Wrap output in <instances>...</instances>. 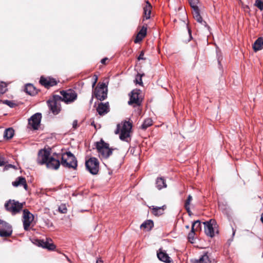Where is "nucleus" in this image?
Returning <instances> with one entry per match:
<instances>
[{"mask_svg": "<svg viewBox=\"0 0 263 263\" xmlns=\"http://www.w3.org/2000/svg\"><path fill=\"white\" fill-rule=\"evenodd\" d=\"M7 166H10V167H15V165H6Z\"/></svg>", "mask_w": 263, "mask_h": 263, "instance_id": "obj_51", "label": "nucleus"}, {"mask_svg": "<svg viewBox=\"0 0 263 263\" xmlns=\"http://www.w3.org/2000/svg\"><path fill=\"white\" fill-rule=\"evenodd\" d=\"M105 83L99 84L95 88L93 92L95 97L100 101L105 100L107 96V88Z\"/></svg>", "mask_w": 263, "mask_h": 263, "instance_id": "obj_5", "label": "nucleus"}, {"mask_svg": "<svg viewBox=\"0 0 263 263\" xmlns=\"http://www.w3.org/2000/svg\"><path fill=\"white\" fill-rule=\"evenodd\" d=\"M144 51L142 50L140 52L139 57H138V60L140 61L141 60H145V58H144Z\"/></svg>", "mask_w": 263, "mask_h": 263, "instance_id": "obj_41", "label": "nucleus"}, {"mask_svg": "<svg viewBox=\"0 0 263 263\" xmlns=\"http://www.w3.org/2000/svg\"><path fill=\"white\" fill-rule=\"evenodd\" d=\"M60 164H77V161L74 156L70 152H66L62 155L60 154Z\"/></svg>", "mask_w": 263, "mask_h": 263, "instance_id": "obj_7", "label": "nucleus"}, {"mask_svg": "<svg viewBox=\"0 0 263 263\" xmlns=\"http://www.w3.org/2000/svg\"><path fill=\"white\" fill-rule=\"evenodd\" d=\"M36 242L39 246L49 250H54L55 249V246L50 238H46L45 239H39L36 240Z\"/></svg>", "mask_w": 263, "mask_h": 263, "instance_id": "obj_13", "label": "nucleus"}, {"mask_svg": "<svg viewBox=\"0 0 263 263\" xmlns=\"http://www.w3.org/2000/svg\"><path fill=\"white\" fill-rule=\"evenodd\" d=\"M192 200V196L190 195L188 196L186 200V201L185 202V204H184L185 209H186L187 212L189 214V215H190L191 213V212L190 211V202H191Z\"/></svg>", "mask_w": 263, "mask_h": 263, "instance_id": "obj_30", "label": "nucleus"}, {"mask_svg": "<svg viewBox=\"0 0 263 263\" xmlns=\"http://www.w3.org/2000/svg\"><path fill=\"white\" fill-rule=\"evenodd\" d=\"M65 166L68 167V168H73L74 170H76L77 167V166L78 165H65Z\"/></svg>", "mask_w": 263, "mask_h": 263, "instance_id": "obj_45", "label": "nucleus"}, {"mask_svg": "<svg viewBox=\"0 0 263 263\" xmlns=\"http://www.w3.org/2000/svg\"><path fill=\"white\" fill-rule=\"evenodd\" d=\"M147 33V27L146 26H143L138 33L137 34L135 39L134 40V42L135 43H138L141 42L143 39L146 35Z\"/></svg>", "mask_w": 263, "mask_h": 263, "instance_id": "obj_20", "label": "nucleus"}, {"mask_svg": "<svg viewBox=\"0 0 263 263\" xmlns=\"http://www.w3.org/2000/svg\"><path fill=\"white\" fill-rule=\"evenodd\" d=\"M97 83V80H94V82L92 83V87L93 88Z\"/></svg>", "mask_w": 263, "mask_h": 263, "instance_id": "obj_47", "label": "nucleus"}, {"mask_svg": "<svg viewBox=\"0 0 263 263\" xmlns=\"http://www.w3.org/2000/svg\"><path fill=\"white\" fill-rule=\"evenodd\" d=\"M96 263H103V261H102V260H101V259H98V260H97Z\"/></svg>", "mask_w": 263, "mask_h": 263, "instance_id": "obj_48", "label": "nucleus"}, {"mask_svg": "<svg viewBox=\"0 0 263 263\" xmlns=\"http://www.w3.org/2000/svg\"><path fill=\"white\" fill-rule=\"evenodd\" d=\"M24 204L14 200H9L5 204L6 209L13 215L19 213L23 209Z\"/></svg>", "mask_w": 263, "mask_h": 263, "instance_id": "obj_4", "label": "nucleus"}, {"mask_svg": "<svg viewBox=\"0 0 263 263\" xmlns=\"http://www.w3.org/2000/svg\"><path fill=\"white\" fill-rule=\"evenodd\" d=\"M25 91L30 95H34L37 92L35 88L31 84H27L26 85Z\"/></svg>", "mask_w": 263, "mask_h": 263, "instance_id": "obj_25", "label": "nucleus"}, {"mask_svg": "<svg viewBox=\"0 0 263 263\" xmlns=\"http://www.w3.org/2000/svg\"><path fill=\"white\" fill-rule=\"evenodd\" d=\"M201 223L199 220H197L193 222L192 226V230L198 231L200 229Z\"/></svg>", "mask_w": 263, "mask_h": 263, "instance_id": "obj_33", "label": "nucleus"}, {"mask_svg": "<svg viewBox=\"0 0 263 263\" xmlns=\"http://www.w3.org/2000/svg\"><path fill=\"white\" fill-rule=\"evenodd\" d=\"M197 263H212V260L210 258L208 253H204L198 260H196Z\"/></svg>", "mask_w": 263, "mask_h": 263, "instance_id": "obj_24", "label": "nucleus"}, {"mask_svg": "<svg viewBox=\"0 0 263 263\" xmlns=\"http://www.w3.org/2000/svg\"><path fill=\"white\" fill-rule=\"evenodd\" d=\"M60 154L53 153L51 155V149L44 148L39 150L37 154V163L40 164H60Z\"/></svg>", "mask_w": 263, "mask_h": 263, "instance_id": "obj_2", "label": "nucleus"}, {"mask_svg": "<svg viewBox=\"0 0 263 263\" xmlns=\"http://www.w3.org/2000/svg\"><path fill=\"white\" fill-rule=\"evenodd\" d=\"M60 93L63 97L59 95H54L52 98L47 101L50 110L54 115L58 114L61 110V101L69 103L73 102L77 98V94L76 92L70 89L66 91H61Z\"/></svg>", "mask_w": 263, "mask_h": 263, "instance_id": "obj_1", "label": "nucleus"}, {"mask_svg": "<svg viewBox=\"0 0 263 263\" xmlns=\"http://www.w3.org/2000/svg\"><path fill=\"white\" fill-rule=\"evenodd\" d=\"M23 227L25 231H28L31 222L34 219V216L27 209L23 210Z\"/></svg>", "mask_w": 263, "mask_h": 263, "instance_id": "obj_10", "label": "nucleus"}, {"mask_svg": "<svg viewBox=\"0 0 263 263\" xmlns=\"http://www.w3.org/2000/svg\"><path fill=\"white\" fill-rule=\"evenodd\" d=\"M7 85L6 83L1 82L0 83V95L4 94L7 90Z\"/></svg>", "mask_w": 263, "mask_h": 263, "instance_id": "obj_32", "label": "nucleus"}, {"mask_svg": "<svg viewBox=\"0 0 263 263\" xmlns=\"http://www.w3.org/2000/svg\"><path fill=\"white\" fill-rule=\"evenodd\" d=\"M152 6L148 1H146L143 7V20L149 19L151 17Z\"/></svg>", "mask_w": 263, "mask_h": 263, "instance_id": "obj_18", "label": "nucleus"}, {"mask_svg": "<svg viewBox=\"0 0 263 263\" xmlns=\"http://www.w3.org/2000/svg\"><path fill=\"white\" fill-rule=\"evenodd\" d=\"M1 101H2V100H0V102H1Z\"/></svg>", "mask_w": 263, "mask_h": 263, "instance_id": "obj_54", "label": "nucleus"}, {"mask_svg": "<svg viewBox=\"0 0 263 263\" xmlns=\"http://www.w3.org/2000/svg\"><path fill=\"white\" fill-rule=\"evenodd\" d=\"M0 164H6L5 158L0 154Z\"/></svg>", "mask_w": 263, "mask_h": 263, "instance_id": "obj_42", "label": "nucleus"}, {"mask_svg": "<svg viewBox=\"0 0 263 263\" xmlns=\"http://www.w3.org/2000/svg\"><path fill=\"white\" fill-rule=\"evenodd\" d=\"M14 134V130L12 128H8L5 130L4 137L6 138V140H9L11 139Z\"/></svg>", "mask_w": 263, "mask_h": 263, "instance_id": "obj_27", "label": "nucleus"}, {"mask_svg": "<svg viewBox=\"0 0 263 263\" xmlns=\"http://www.w3.org/2000/svg\"><path fill=\"white\" fill-rule=\"evenodd\" d=\"M192 14L193 15V17L194 19L198 22V23H200L201 24L206 26V23L204 21L202 20V18L200 14V10L198 7H195L194 8H192Z\"/></svg>", "mask_w": 263, "mask_h": 263, "instance_id": "obj_15", "label": "nucleus"}, {"mask_svg": "<svg viewBox=\"0 0 263 263\" xmlns=\"http://www.w3.org/2000/svg\"><path fill=\"white\" fill-rule=\"evenodd\" d=\"M195 235V230H191V231L189 233L188 235V238L190 241H191V240H193L194 237Z\"/></svg>", "mask_w": 263, "mask_h": 263, "instance_id": "obj_39", "label": "nucleus"}, {"mask_svg": "<svg viewBox=\"0 0 263 263\" xmlns=\"http://www.w3.org/2000/svg\"><path fill=\"white\" fill-rule=\"evenodd\" d=\"M235 231L236 230H234V229L233 228V235H234L235 233Z\"/></svg>", "mask_w": 263, "mask_h": 263, "instance_id": "obj_50", "label": "nucleus"}, {"mask_svg": "<svg viewBox=\"0 0 263 263\" xmlns=\"http://www.w3.org/2000/svg\"><path fill=\"white\" fill-rule=\"evenodd\" d=\"M132 128V123L129 121H125L121 130L120 138L122 140L127 141V139L130 137V133Z\"/></svg>", "mask_w": 263, "mask_h": 263, "instance_id": "obj_9", "label": "nucleus"}, {"mask_svg": "<svg viewBox=\"0 0 263 263\" xmlns=\"http://www.w3.org/2000/svg\"><path fill=\"white\" fill-rule=\"evenodd\" d=\"M144 74H141L140 73H138L136 78V83L139 84L140 85L142 86L143 82L142 80V77L144 76Z\"/></svg>", "mask_w": 263, "mask_h": 263, "instance_id": "obj_35", "label": "nucleus"}, {"mask_svg": "<svg viewBox=\"0 0 263 263\" xmlns=\"http://www.w3.org/2000/svg\"><path fill=\"white\" fill-rule=\"evenodd\" d=\"M85 164H99V162L96 158L90 157L89 159L86 160Z\"/></svg>", "mask_w": 263, "mask_h": 263, "instance_id": "obj_31", "label": "nucleus"}, {"mask_svg": "<svg viewBox=\"0 0 263 263\" xmlns=\"http://www.w3.org/2000/svg\"><path fill=\"white\" fill-rule=\"evenodd\" d=\"M91 124H92V125H95L93 122V123H91ZM94 126H95V125H94Z\"/></svg>", "mask_w": 263, "mask_h": 263, "instance_id": "obj_53", "label": "nucleus"}, {"mask_svg": "<svg viewBox=\"0 0 263 263\" xmlns=\"http://www.w3.org/2000/svg\"><path fill=\"white\" fill-rule=\"evenodd\" d=\"M149 208L151 209L152 213L153 215L159 216L163 214L166 206L165 205H162V206H155L153 205L150 206Z\"/></svg>", "mask_w": 263, "mask_h": 263, "instance_id": "obj_17", "label": "nucleus"}, {"mask_svg": "<svg viewBox=\"0 0 263 263\" xmlns=\"http://www.w3.org/2000/svg\"><path fill=\"white\" fill-rule=\"evenodd\" d=\"M60 165H46L47 168L50 170H58Z\"/></svg>", "mask_w": 263, "mask_h": 263, "instance_id": "obj_40", "label": "nucleus"}, {"mask_svg": "<svg viewBox=\"0 0 263 263\" xmlns=\"http://www.w3.org/2000/svg\"><path fill=\"white\" fill-rule=\"evenodd\" d=\"M40 83L46 88H49L51 87L54 86L57 84V81L55 79L50 77L46 78L44 76H41L40 80Z\"/></svg>", "mask_w": 263, "mask_h": 263, "instance_id": "obj_14", "label": "nucleus"}, {"mask_svg": "<svg viewBox=\"0 0 263 263\" xmlns=\"http://www.w3.org/2000/svg\"><path fill=\"white\" fill-rule=\"evenodd\" d=\"M189 2L192 8L198 7L197 5L199 3V0H189Z\"/></svg>", "mask_w": 263, "mask_h": 263, "instance_id": "obj_36", "label": "nucleus"}, {"mask_svg": "<svg viewBox=\"0 0 263 263\" xmlns=\"http://www.w3.org/2000/svg\"><path fill=\"white\" fill-rule=\"evenodd\" d=\"M11 227L5 221L0 219V236L2 237H8L12 234Z\"/></svg>", "mask_w": 263, "mask_h": 263, "instance_id": "obj_11", "label": "nucleus"}, {"mask_svg": "<svg viewBox=\"0 0 263 263\" xmlns=\"http://www.w3.org/2000/svg\"><path fill=\"white\" fill-rule=\"evenodd\" d=\"M95 77V80H97V81H98V77L96 75H95L93 76Z\"/></svg>", "mask_w": 263, "mask_h": 263, "instance_id": "obj_49", "label": "nucleus"}, {"mask_svg": "<svg viewBox=\"0 0 263 263\" xmlns=\"http://www.w3.org/2000/svg\"><path fill=\"white\" fill-rule=\"evenodd\" d=\"M87 171L93 175H96L99 171V165H85Z\"/></svg>", "mask_w": 263, "mask_h": 263, "instance_id": "obj_29", "label": "nucleus"}, {"mask_svg": "<svg viewBox=\"0 0 263 263\" xmlns=\"http://www.w3.org/2000/svg\"><path fill=\"white\" fill-rule=\"evenodd\" d=\"M72 126H73V127L74 128H76L77 127V126H78V122L77 120H74L73 122V124H72Z\"/></svg>", "mask_w": 263, "mask_h": 263, "instance_id": "obj_44", "label": "nucleus"}, {"mask_svg": "<svg viewBox=\"0 0 263 263\" xmlns=\"http://www.w3.org/2000/svg\"><path fill=\"white\" fill-rule=\"evenodd\" d=\"M140 91L139 89H134L130 92L129 100L128 102L129 105H133L134 107L141 105L142 100L139 97Z\"/></svg>", "mask_w": 263, "mask_h": 263, "instance_id": "obj_8", "label": "nucleus"}, {"mask_svg": "<svg viewBox=\"0 0 263 263\" xmlns=\"http://www.w3.org/2000/svg\"><path fill=\"white\" fill-rule=\"evenodd\" d=\"M153 227V221L151 220H147L141 225L140 228L141 229H144L147 231H149Z\"/></svg>", "mask_w": 263, "mask_h": 263, "instance_id": "obj_26", "label": "nucleus"}, {"mask_svg": "<svg viewBox=\"0 0 263 263\" xmlns=\"http://www.w3.org/2000/svg\"><path fill=\"white\" fill-rule=\"evenodd\" d=\"M3 103L4 104H5L7 105H8L9 106H10V107H13L15 105V104L13 103L12 102L10 101H9V100H5V101H3Z\"/></svg>", "mask_w": 263, "mask_h": 263, "instance_id": "obj_38", "label": "nucleus"}, {"mask_svg": "<svg viewBox=\"0 0 263 263\" xmlns=\"http://www.w3.org/2000/svg\"><path fill=\"white\" fill-rule=\"evenodd\" d=\"M42 115L41 113H36L28 120V125L34 130L38 129L41 123Z\"/></svg>", "mask_w": 263, "mask_h": 263, "instance_id": "obj_12", "label": "nucleus"}, {"mask_svg": "<svg viewBox=\"0 0 263 263\" xmlns=\"http://www.w3.org/2000/svg\"><path fill=\"white\" fill-rule=\"evenodd\" d=\"M253 48L255 51L261 50L263 48V37H258L253 45Z\"/></svg>", "mask_w": 263, "mask_h": 263, "instance_id": "obj_22", "label": "nucleus"}, {"mask_svg": "<svg viewBox=\"0 0 263 263\" xmlns=\"http://www.w3.org/2000/svg\"><path fill=\"white\" fill-rule=\"evenodd\" d=\"M97 110L98 114L101 116L107 114L109 111L108 102L105 103H100L98 105Z\"/></svg>", "mask_w": 263, "mask_h": 263, "instance_id": "obj_16", "label": "nucleus"}, {"mask_svg": "<svg viewBox=\"0 0 263 263\" xmlns=\"http://www.w3.org/2000/svg\"><path fill=\"white\" fill-rule=\"evenodd\" d=\"M153 120L151 118L145 119L140 126L142 130H146L148 127L153 125Z\"/></svg>", "mask_w": 263, "mask_h": 263, "instance_id": "obj_28", "label": "nucleus"}, {"mask_svg": "<svg viewBox=\"0 0 263 263\" xmlns=\"http://www.w3.org/2000/svg\"><path fill=\"white\" fill-rule=\"evenodd\" d=\"M156 185L158 190H161L167 186L165 179L162 177L157 178L156 181Z\"/></svg>", "mask_w": 263, "mask_h": 263, "instance_id": "obj_23", "label": "nucleus"}, {"mask_svg": "<svg viewBox=\"0 0 263 263\" xmlns=\"http://www.w3.org/2000/svg\"><path fill=\"white\" fill-rule=\"evenodd\" d=\"M95 144L100 159H106L112 154L113 149L110 148L109 144L105 142L103 139Z\"/></svg>", "mask_w": 263, "mask_h": 263, "instance_id": "obj_3", "label": "nucleus"}, {"mask_svg": "<svg viewBox=\"0 0 263 263\" xmlns=\"http://www.w3.org/2000/svg\"><path fill=\"white\" fill-rule=\"evenodd\" d=\"M108 60V59L107 58H105L101 60V62L102 64L106 65V61Z\"/></svg>", "mask_w": 263, "mask_h": 263, "instance_id": "obj_43", "label": "nucleus"}, {"mask_svg": "<svg viewBox=\"0 0 263 263\" xmlns=\"http://www.w3.org/2000/svg\"><path fill=\"white\" fill-rule=\"evenodd\" d=\"M254 5L259 10H263V0H255Z\"/></svg>", "mask_w": 263, "mask_h": 263, "instance_id": "obj_34", "label": "nucleus"}, {"mask_svg": "<svg viewBox=\"0 0 263 263\" xmlns=\"http://www.w3.org/2000/svg\"><path fill=\"white\" fill-rule=\"evenodd\" d=\"M120 129V125L118 124V126H117V128L116 130L115 131V134H119Z\"/></svg>", "mask_w": 263, "mask_h": 263, "instance_id": "obj_46", "label": "nucleus"}, {"mask_svg": "<svg viewBox=\"0 0 263 263\" xmlns=\"http://www.w3.org/2000/svg\"><path fill=\"white\" fill-rule=\"evenodd\" d=\"M204 224V232L207 236L213 237L215 235V232L217 227L216 221L211 219L209 221L203 222Z\"/></svg>", "mask_w": 263, "mask_h": 263, "instance_id": "obj_6", "label": "nucleus"}, {"mask_svg": "<svg viewBox=\"0 0 263 263\" xmlns=\"http://www.w3.org/2000/svg\"><path fill=\"white\" fill-rule=\"evenodd\" d=\"M157 257L159 260L162 261L167 263H169L171 261L170 257L168 256V254L163 251L161 249H160L157 252Z\"/></svg>", "mask_w": 263, "mask_h": 263, "instance_id": "obj_21", "label": "nucleus"}, {"mask_svg": "<svg viewBox=\"0 0 263 263\" xmlns=\"http://www.w3.org/2000/svg\"><path fill=\"white\" fill-rule=\"evenodd\" d=\"M59 211L62 213H66L67 212V208L65 204L61 205L59 208Z\"/></svg>", "mask_w": 263, "mask_h": 263, "instance_id": "obj_37", "label": "nucleus"}, {"mask_svg": "<svg viewBox=\"0 0 263 263\" xmlns=\"http://www.w3.org/2000/svg\"><path fill=\"white\" fill-rule=\"evenodd\" d=\"M186 228L187 229H189V226H186Z\"/></svg>", "mask_w": 263, "mask_h": 263, "instance_id": "obj_52", "label": "nucleus"}, {"mask_svg": "<svg viewBox=\"0 0 263 263\" xmlns=\"http://www.w3.org/2000/svg\"><path fill=\"white\" fill-rule=\"evenodd\" d=\"M13 186L17 187L18 186H23L25 190H27L28 186L25 178L23 177H18L16 180L12 182Z\"/></svg>", "mask_w": 263, "mask_h": 263, "instance_id": "obj_19", "label": "nucleus"}]
</instances>
